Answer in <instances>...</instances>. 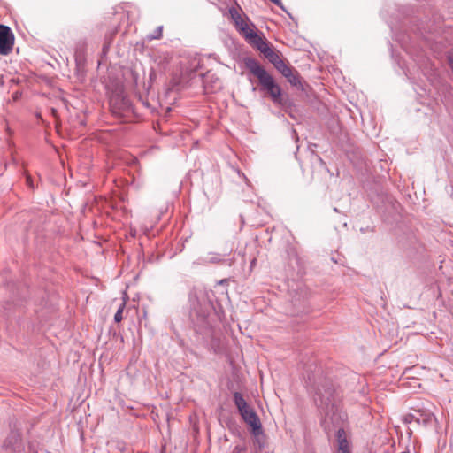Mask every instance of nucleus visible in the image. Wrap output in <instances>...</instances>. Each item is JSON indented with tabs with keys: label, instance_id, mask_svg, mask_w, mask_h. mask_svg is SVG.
Returning a JSON list of instances; mask_svg holds the SVG:
<instances>
[{
	"label": "nucleus",
	"instance_id": "nucleus-1",
	"mask_svg": "<svg viewBox=\"0 0 453 453\" xmlns=\"http://www.w3.org/2000/svg\"><path fill=\"white\" fill-rule=\"evenodd\" d=\"M245 64L250 73L258 79L262 88L268 92L273 102L280 104L282 103L281 88L273 76L255 59L248 58Z\"/></svg>",
	"mask_w": 453,
	"mask_h": 453
},
{
	"label": "nucleus",
	"instance_id": "nucleus-2",
	"mask_svg": "<svg viewBox=\"0 0 453 453\" xmlns=\"http://www.w3.org/2000/svg\"><path fill=\"white\" fill-rule=\"evenodd\" d=\"M233 396L240 415L245 423L251 428V434H259L261 431V423L257 413L247 403L241 393L234 392Z\"/></svg>",
	"mask_w": 453,
	"mask_h": 453
},
{
	"label": "nucleus",
	"instance_id": "nucleus-3",
	"mask_svg": "<svg viewBox=\"0 0 453 453\" xmlns=\"http://www.w3.org/2000/svg\"><path fill=\"white\" fill-rule=\"evenodd\" d=\"M14 37L9 27L0 25V54L7 55L13 47Z\"/></svg>",
	"mask_w": 453,
	"mask_h": 453
},
{
	"label": "nucleus",
	"instance_id": "nucleus-4",
	"mask_svg": "<svg viewBox=\"0 0 453 453\" xmlns=\"http://www.w3.org/2000/svg\"><path fill=\"white\" fill-rule=\"evenodd\" d=\"M237 29L242 34L245 39L250 42L257 34L252 25L249 24L241 16L234 18Z\"/></svg>",
	"mask_w": 453,
	"mask_h": 453
},
{
	"label": "nucleus",
	"instance_id": "nucleus-5",
	"mask_svg": "<svg viewBox=\"0 0 453 453\" xmlns=\"http://www.w3.org/2000/svg\"><path fill=\"white\" fill-rule=\"evenodd\" d=\"M434 419V414L427 410H418L414 413L406 416V420H414L418 424L427 425Z\"/></svg>",
	"mask_w": 453,
	"mask_h": 453
},
{
	"label": "nucleus",
	"instance_id": "nucleus-6",
	"mask_svg": "<svg viewBox=\"0 0 453 453\" xmlns=\"http://www.w3.org/2000/svg\"><path fill=\"white\" fill-rule=\"evenodd\" d=\"M317 397H315V403L320 406H325V408H328L331 402L332 397L334 395V390L330 387H326L323 388V391L321 389H319L316 393Z\"/></svg>",
	"mask_w": 453,
	"mask_h": 453
},
{
	"label": "nucleus",
	"instance_id": "nucleus-7",
	"mask_svg": "<svg viewBox=\"0 0 453 453\" xmlns=\"http://www.w3.org/2000/svg\"><path fill=\"white\" fill-rule=\"evenodd\" d=\"M338 453H350V446L348 436L343 429H339L336 434Z\"/></svg>",
	"mask_w": 453,
	"mask_h": 453
},
{
	"label": "nucleus",
	"instance_id": "nucleus-8",
	"mask_svg": "<svg viewBox=\"0 0 453 453\" xmlns=\"http://www.w3.org/2000/svg\"><path fill=\"white\" fill-rule=\"evenodd\" d=\"M249 42L256 46L257 50L264 54L265 57L266 56V54H268L273 50L265 41V39L260 36L257 33L253 36V38Z\"/></svg>",
	"mask_w": 453,
	"mask_h": 453
},
{
	"label": "nucleus",
	"instance_id": "nucleus-9",
	"mask_svg": "<svg viewBox=\"0 0 453 453\" xmlns=\"http://www.w3.org/2000/svg\"><path fill=\"white\" fill-rule=\"evenodd\" d=\"M283 76L286 77L288 82L294 86H298L301 84L298 73L295 71L292 67Z\"/></svg>",
	"mask_w": 453,
	"mask_h": 453
},
{
	"label": "nucleus",
	"instance_id": "nucleus-10",
	"mask_svg": "<svg viewBox=\"0 0 453 453\" xmlns=\"http://www.w3.org/2000/svg\"><path fill=\"white\" fill-rule=\"evenodd\" d=\"M265 58L273 65H276L281 59L279 52L273 50L271 52L266 54Z\"/></svg>",
	"mask_w": 453,
	"mask_h": 453
},
{
	"label": "nucleus",
	"instance_id": "nucleus-11",
	"mask_svg": "<svg viewBox=\"0 0 453 453\" xmlns=\"http://www.w3.org/2000/svg\"><path fill=\"white\" fill-rule=\"evenodd\" d=\"M274 67L282 74L284 75L287 72H288V70L291 68L288 63L283 60L282 58L280 59V61L276 65H274Z\"/></svg>",
	"mask_w": 453,
	"mask_h": 453
},
{
	"label": "nucleus",
	"instance_id": "nucleus-12",
	"mask_svg": "<svg viewBox=\"0 0 453 453\" xmlns=\"http://www.w3.org/2000/svg\"><path fill=\"white\" fill-rule=\"evenodd\" d=\"M253 436L255 437V445L257 446L259 449H263L265 445L263 431L261 430L259 434H253Z\"/></svg>",
	"mask_w": 453,
	"mask_h": 453
},
{
	"label": "nucleus",
	"instance_id": "nucleus-13",
	"mask_svg": "<svg viewBox=\"0 0 453 453\" xmlns=\"http://www.w3.org/2000/svg\"><path fill=\"white\" fill-rule=\"evenodd\" d=\"M125 305H126V303H125V301H123V302L120 303V305H119V309H118L117 312H116V313H115V315H114V320H115V322L119 323V322H120V321L123 319L122 313H123V310H124V308H125Z\"/></svg>",
	"mask_w": 453,
	"mask_h": 453
},
{
	"label": "nucleus",
	"instance_id": "nucleus-14",
	"mask_svg": "<svg viewBox=\"0 0 453 453\" xmlns=\"http://www.w3.org/2000/svg\"><path fill=\"white\" fill-rule=\"evenodd\" d=\"M162 36V27H158L157 31L155 32V35L149 36L150 40L159 39Z\"/></svg>",
	"mask_w": 453,
	"mask_h": 453
},
{
	"label": "nucleus",
	"instance_id": "nucleus-15",
	"mask_svg": "<svg viewBox=\"0 0 453 453\" xmlns=\"http://www.w3.org/2000/svg\"><path fill=\"white\" fill-rule=\"evenodd\" d=\"M162 36V27H158L157 31L155 32V35L149 36L150 40L159 39Z\"/></svg>",
	"mask_w": 453,
	"mask_h": 453
},
{
	"label": "nucleus",
	"instance_id": "nucleus-16",
	"mask_svg": "<svg viewBox=\"0 0 453 453\" xmlns=\"http://www.w3.org/2000/svg\"><path fill=\"white\" fill-rule=\"evenodd\" d=\"M273 3H274L275 4L277 5H280L281 4V0H271Z\"/></svg>",
	"mask_w": 453,
	"mask_h": 453
},
{
	"label": "nucleus",
	"instance_id": "nucleus-17",
	"mask_svg": "<svg viewBox=\"0 0 453 453\" xmlns=\"http://www.w3.org/2000/svg\"><path fill=\"white\" fill-rule=\"evenodd\" d=\"M27 184H28L31 188L33 187V186H32L31 180H30V177H27Z\"/></svg>",
	"mask_w": 453,
	"mask_h": 453
}]
</instances>
